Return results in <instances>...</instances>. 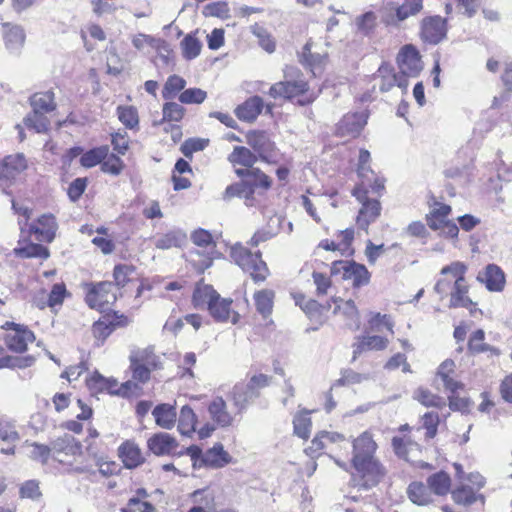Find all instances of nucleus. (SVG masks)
Masks as SVG:
<instances>
[{
	"instance_id": "nucleus-47",
	"label": "nucleus",
	"mask_w": 512,
	"mask_h": 512,
	"mask_svg": "<svg viewBox=\"0 0 512 512\" xmlns=\"http://www.w3.org/2000/svg\"><path fill=\"white\" fill-rule=\"evenodd\" d=\"M429 489L436 495H445L450 488V477L445 472H438L431 475L427 480Z\"/></svg>"
},
{
	"instance_id": "nucleus-9",
	"label": "nucleus",
	"mask_w": 512,
	"mask_h": 512,
	"mask_svg": "<svg viewBox=\"0 0 512 512\" xmlns=\"http://www.w3.org/2000/svg\"><path fill=\"white\" fill-rule=\"evenodd\" d=\"M246 142L262 161L270 164L277 163L278 150L266 132L251 131L246 135Z\"/></svg>"
},
{
	"instance_id": "nucleus-38",
	"label": "nucleus",
	"mask_w": 512,
	"mask_h": 512,
	"mask_svg": "<svg viewBox=\"0 0 512 512\" xmlns=\"http://www.w3.org/2000/svg\"><path fill=\"white\" fill-rule=\"evenodd\" d=\"M197 417L194 411L187 405L180 410L178 419V431L184 436H190L195 432Z\"/></svg>"
},
{
	"instance_id": "nucleus-10",
	"label": "nucleus",
	"mask_w": 512,
	"mask_h": 512,
	"mask_svg": "<svg viewBox=\"0 0 512 512\" xmlns=\"http://www.w3.org/2000/svg\"><path fill=\"white\" fill-rule=\"evenodd\" d=\"M332 275H342L345 280H351L354 287L368 284L370 273L362 264L350 261H334L331 266Z\"/></svg>"
},
{
	"instance_id": "nucleus-7",
	"label": "nucleus",
	"mask_w": 512,
	"mask_h": 512,
	"mask_svg": "<svg viewBox=\"0 0 512 512\" xmlns=\"http://www.w3.org/2000/svg\"><path fill=\"white\" fill-rule=\"evenodd\" d=\"M451 207L444 203H435L426 215V221L430 229L439 231L441 236L456 239L459 233L458 226L448 219Z\"/></svg>"
},
{
	"instance_id": "nucleus-37",
	"label": "nucleus",
	"mask_w": 512,
	"mask_h": 512,
	"mask_svg": "<svg viewBox=\"0 0 512 512\" xmlns=\"http://www.w3.org/2000/svg\"><path fill=\"white\" fill-rule=\"evenodd\" d=\"M407 494L409 499L419 506L427 505L432 501L429 487L421 482H412L408 486Z\"/></svg>"
},
{
	"instance_id": "nucleus-44",
	"label": "nucleus",
	"mask_w": 512,
	"mask_h": 512,
	"mask_svg": "<svg viewBox=\"0 0 512 512\" xmlns=\"http://www.w3.org/2000/svg\"><path fill=\"white\" fill-rule=\"evenodd\" d=\"M380 73L382 80L380 84V90L382 92L389 91L394 85L402 89H406L408 86L407 79H403L399 74L386 75L389 72L388 67L381 66L378 70Z\"/></svg>"
},
{
	"instance_id": "nucleus-56",
	"label": "nucleus",
	"mask_w": 512,
	"mask_h": 512,
	"mask_svg": "<svg viewBox=\"0 0 512 512\" xmlns=\"http://www.w3.org/2000/svg\"><path fill=\"white\" fill-rule=\"evenodd\" d=\"M135 268L128 264H118L114 267L113 277L118 288L124 287L130 280Z\"/></svg>"
},
{
	"instance_id": "nucleus-27",
	"label": "nucleus",
	"mask_w": 512,
	"mask_h": 512,
	"mask_svg": "<svg viewBox=\"0 0 512 512\" xmlns=\"http://www.w3.org/2000/svg\"><path fill=\"white\" fill-rule=\"evenodd\" d=\"M19 434L13 421L0 418V441L7 444L6 448H1L2 454L12 455L15 453V443L19 440Z\"/></svg>"
},
{
	"instance_id": "nucleus-51",
	"label": "nucleus",
	"mask_w": 512,
	"mask_h": 512,
	"mask_svg": "<svg viewBox=\"0 0 512 512\" xmlns=\"http://www.w3.org/2000/svg\"><path fill=\"white\" fill-rule=\"evenodd\" d=\"M15 253L23 258H43L49 257V251L46 247L41 244L29 243L24 247L16 248Z\"/></svg>"
},
{
	"instance_id": "nucleus-36",
	"label": "nucleus",
	"mask_w": 512,
	"mask_h": 512,
	"mask_svg": "<svg viewBox=\"0 0 512 512\" xmlns=\"http://www.w3.org/2000/svg\"><path fill=\"white\" fill-rule=\"evenodd\" d=\"M389 341L382 336H363L358 339V342L354 345V358L357 354L368 350H383L387 347Z\"/></svg>"
},
{
	"instance_id": "nucleus-43",
	"label": "nucleus",
	"mask_w": 512,
	"mask_h": 512,
	"mask_svg": "<svg viewBox=\"0 0 512 512\" xmlns=\"http://www.w3.org/2000/svg\"><path fill=\"white\" fill-rule=\"evenodd\" d=\"M109 152L108 146H100L85 152L80 158V164L85 168H92L107 157Z\"/></svg>"
},
{
	"instance_id": "nucleus-64",
	"label": "nucleus",
	"mask_w": 512,
	"mask_h": 512,
	"mask_svg": "<svg viewBox=\"0 0 512 512\" xmlns=\"http://www.w3.org/2000/svg\"><path fill=\"white\" fill-rule=\"evenodd\" d=\"M122 512H155V508L146 501L131 498L127 506L122 509Z\"/></svg>"
},
{
	"instance_id": "nucleus-59",
	"label": "nucleus",
	"mask_w": 512,
	"mask_h": 512,
	"mask_svg": "<svg viewBox=\"0 0 512 512\" xmlns=\"http://www.w3.org/2000/svg\"><path fill=\"white\" fill-rule=\"evenodd\" d=\"M207 93L200 88H189L182 91L179 101L183 104H201L205 101Z\"/></svg>"
},
{
	"instance_id": "nucleus-31",
	"label": "nucleus",
	"mask_w": 512,
	"mask_h": 512,
	"mask_svg": "<svg viewBox=\"0 0 512 512\" xmlns=\"http://www.w3.org/2000/svg\"><path fill=\"white\" fill-rule=\"evenodd\" d=\"M118 452L125 467L129 469L139 466L144 461L140 448L134 442H124L120 445Z\"/></svg>"
},
{
	"instance_id": "nucleus-54",
	"label": "nucleus",
	"mask_w": 512,
	"mask_h": 512,
	"mask_svg": "<svg viewBox=\"0 0 512 512\" xmlns=\"http://www.w3.org/2000/svg\"><path fill=\"white\" fill-rule=\"evenodd\" d=\"M27 449V455L34 459L38 460L42 463H46L49 456L51 455L50 446H46L43 444H38L36 442L26 443L25 445Z\"/></svg>"
},
{
	"instance_id": "nucleus-19",
	"label": "nucleus",
	"mask_w": 512,
	"mask_h": 512,
	"mask_svg": "<svg viewBox=\"0 0 512 512\" xmlns=\"http://www.w3.org/2000/svg\"><path fill=\"white\" fill-rule=\"evenodd\" d=\"M148 449L157 456L175 455L179 444L177 440L168 433L160 432L152 435L147 441Z\"/></svg>"
},
{
	"instance_id": "nucleus-29",
	"label": "nucleus",
	"mask_w": 512,
	"mask_h": 512,
	"mask_svg": "<svg viewBox=\"0 0 512 512\" xmlns=\"http://www.w3.org/2000/svg\"><path fill=\"white\" fill-rule=\"evenodd\" d=\"M263 108V100L259 96H253L247 99L243 104L235 109L236 116L246 122L254 121L261 113Z\"/></svg>"
},
{
	"instance_id": "nucleus-62",
	"label": "nucleus",
	"mask_w": 512,
	"mask_h": 512,
	"mask_svg": "<svg viewBox=\"0 0 512 512\" xmlns=\"http://www.w3.org/2000/svg\"><path fill=\"white\" fill-rule=\"evenodd\" d=\"M185 109L176 102H167L163 106V119L167 121H180L184 116Z\"/></svg>"
},
{
	"instance_id": "nucleus-12",
	"label": "nucleus",
	"mask_w": 512,
	"mask_h": 512,
	"mask_svg": "<svg viewBox=\"0 0 512 512\" xmlns=\"http://www.w3.org/2000/svg\"><path fill=\"white\" fill-rule=\"evenodd\" d=\"M52 457L63 464H72L71 457L81 454L82 446L69 434H64L51 442Z\"/></svg>"
},
{
	"instance_id": "nucleus-13",
	"label": "nucleus",
	"mask_w": 512,
	"mask_h": 512,
	"mask_svg": "<svg viewBox=\"0 0 512 512\" xmlns=\"http://www.w3.org/2000/svg\"><path fill=\"white\" fill-rule=\"evenodd\" d=\"M399 75L406 77H417L423 69L419 52L412 45H405L397 56Z\"/></svg>"
},
{
	"instance_id": "nucleus-30",
	"label": "nucleus",
	"mask_w": 512,
	"mask_h": 512,
	"mask_svg": "<svg viewBox=\"0 0 512 512\" xmlns=\"http://www.w3.org/2000/svg\"><path fill=\"white\" fill-rule=\"evenodd\" d=\"M187 241V235L180 229H173L155 238L154 245L161 250L181 248Z\"/></svg>"
},
{
	"instance_id": "nucleus-48",
	"label": "nucleus",
	"mask_w": 512,
	"mask_h": 512,
	"mask_svg": "<svg viewBox=\"0 0 512 512\" xmlns=\"http://www.w3.org/2000/svg\"><path fill=\"white\" fill-rule=\"evenodd\" d=\"M186 86V81L184 78L178 75H171L168 77L165 82L164 88L162 90V96L164 99H173L180 91H182Z\"/></svg>"
},
{
	"instance_id": "nucleus-22",
	"label": "nucleus",
	"mask_w": 512,
	"mask_h": 512,
	"mask_svg": "<svg viewBox=\"0 0 512 512\" xmlns=\"http://www.w3.org/2000/svg\"><path fill=\"white\" fill-rule=\"evenodd\" d=\"M233 301L229 298H222L220 295L210 305L209 313L218 322L231 321L235 324L238 321V313H236L231 305Z\"/></svg>"
},
{
	"instance_id": "nucleus-5",
	"label": "nucleus",
	"mask_w": 512,
	"mask_h": 512,
	"mask_svg": "<svg viewBox=\"0 0 512 512\" xmlns=\"http://www.w3.org/2000/svg\"><path fill=\"white\" fill-rule=\"evenodd\" d=\"M231 257L255 282H262L267 278L268 268L259 252L252 253L243 245L235 244L231 248Z\"/></svg>"
},
{
	"instance_id": "nucleus-33",
	"label": "nucleus",
	"mask_w": 512,
	"mask_h": 512,
	"mask_svg": "<svg viewBox=\"0 0 512 512\" xmlns=\"http://www.w3.org/2000/svg\"><path fill=\"white\" fill-rule=\"evenodd\" d=\"M152 415L154 416L156 424L167 430L174 427L177 418L176 409L170 404L157 405L153 409Z\"/></svg>"
},
{
	"instance_id": "nucleus-15",
	"label": "nucleus",
	"mask_w": 512,
	"mask_h": 512,
	"mask_svg": "<svg viewBox=\"0 0 512 512\" xmlns=\"http://www.w3.org/2000/svg\"><path fill=\"white\" fill-rule=\"evenodd\" d=\"M446 20L440 16L425 17L421 21V38L430 44H438L446 37Z\"/></svg>"
},
{
	"instance_id": "nucleus-60",
	"label": "nucleus",
	"mask_w": 512,
	"mask_h": 512,
	"mask_svg": "<svg viewBox=\"0 0 512 512\" xmlns=\"http://www.w3.org/2000/svg\"><path fill=\"white\" fill-rule=\"evenodd\" d=\"M19 494L21 498L31 499L33 501H37L41 498L42 493L39 487V482L37 480H27L25 481L19 489Z\"/></svg>"
},
{
	"instance_id": "nucleus-3",
	"label": "nucleus",
	"mask_w": 512,
	"mask_h": 512,
	"mask_svg": "<svg viewBox=\"0 0 512 512\" xmlns=\"http://www.w3.org/2000/svg\"><path fill=\"white\" fill-rule=\"evenodd\" d=\"M423 1L403 0L397 3L386 0L379 10L382 23L388 27H400L408 18L417 16L423 10Z\"/></svg>"
},
{
	"instance_id": "nucleus-57",
	"label": "nucleus",
	"mask_w": 512,
	"mask_h": 512,
	"mask_svg": "<svg viewBox=\"0 0 512 512\" xmlns=\"http://www.w3.org/2000/svg\"><path fill=\"white\" fill-rule=\"evenodd\" d=\"M485 333L482 329H478L471 335L468 348L473 353H482L494 350L490 345L484 343Z\"/></svg>"
},
{
	"instance_id": "nucleus-39",
	"label": "nucleus",
	"mask_w": 512,
	"mask_h": 512,
	"mask_svg": "<svg viewBox=\"0 0 512 512\" xmlns=\"http://www.w3.org/2000/svg\"><path fill=\"white\" fill-rule=\"evenodd\" d=\"M24 125L37 133H45L50 126V120L45 113L32 110L23 119Z\"/></svg>"
},
{
	"instance_id": "nucleus-50",
	"label": "nucleus",
	"mask_w": 512,
	"mask_h": 512,
	"mask_svg": "<svg viewBox=\"0 0 512 512\" xmlns=\"http://www.w3.org/2000/svg\"><path fill=\"white\" fill-rule=\"evenodd\" d=\"M414 398L422 405L427 407L441 408L445 406V401L443 400V398L433 394L432 392L424 388H418L414 393Z\"/></svg>"
},
{
	"instance_id": "nucleus-14",
	"label": "nucleus",
	"mask_w": 512,
	"mask_h": 512,
	"mask_svg": "<svg viewBox=\"0 0 512 512\" xmlns=\"http://www.w3.org/2000/svg\"><path fill=\"white\" fill-rule=\"evenodd\" d=\"M2 328L12 329V332L6 336V344L9 349L15 352H24L29 343H32L35 336L27 327L15 324L14 322H6Z\"/></svg>"
},
{
	"instance_id": "nucleus-16",
	"label": "nucleus",
	"mask_w": 512,
	"mask_h": 512,
	"mask_svg": "<svg viewBox=\"0 0 512 512\" xmlns=\"http://www.w3.org/2000/svg\"><path fill=\"white\" fill-rule=\"evenodd\" d=\"M367 114L348 113L339 121L336 128V134L340 137H357L367 123Z\"/></svg>"
},
{
	"instance_id": "nucleus-26",
	"label": "nucleus",
	"mask_w": 512,
	"mask_h": 512,
	"mask_svg": "<svg viewBox=\"0 0 512 512\" xmlns=\"http://www.w3.org/2000/svg\"><path fill=\"white\" fill-rule=\"evenodd\" d=\"M3 28L5 47L10 53L18 54L25 42L24 29L10 23H4Z\"/></svg>"
},
{
	"instance_id": "nucleus-18",
	"label": "nucleus",
	"mask_w": 512,
	"mask_h": 512,
	"mask_svg": "<svg viewBox=\"0 0 512 512\" xmlns=\"http://www.w3.org/2000/svg\"><path fill=\"white\" fill-rule=\"evenodd\" d=\"M28 161L24 154L8 155L0 160V180L10 181L26 170Z\"/></svg>"
},
{
	"instance_id": "nucleus-25",
	"label": "nucleus",
	"mask_w": 512,
	"mask_h": 512,
	"mask_svg": "<svg viewBox=\"0 0 512 512\" xmlns=\"http://www.w3.org/2000/svg\"><path fill=\"white\" fill-rule=\"evenodd\" d=\"M333 301L335 303L333 313L341 315L350 329H359L360 317L355 303L352 300L344 301L342 299H334Z\"/></svg>"
},
{
	"instance_id": "nucleus-2",
	"label": "nucleus",
	"mask_w": 512,
	"mask_h": 512,
	"mask_svg": "<svg viewBox=\"0 0 512 512\" xmlns=\"http://www.w3.org/2000/svg\"><path fill=\"white\" fill-rule=\"evenodd\" d=\"M297 72L298 71L293 67L287 68L285 71L286 80L272 85L269 89V95L274 99L284 98L289 100L301 97L298 99L300 105L312 103L316 95L309 93L308 83L301 78L292 79Z\"/></svg>"
},
{
	"instance_id": "nucleus-42",
	"label": "nucleus",
	"mask_w": 512,
	"mask_h": 512,
	"mask_svg": "<svg viewBox=\"0 0 512 512\" xmlns=\"http://www.w3.org/2000/svg\"><path fill=\"white\" fill-rule=\"evenodd\" d=\"M392 446L395 454L406 460L410 461V454L419 450V445L409 439L402 437H393Z\"/></svg>"
},
{
	"instance_id": "nucleus-55",
	"label": "nucleus",
	"mask_w": 512,
	"mask_h": 512,
	"mask_svg": "<svg viewBox=\"0 0 512 512\" xmlns=\"http://www.w3.org/2000/svg\"><path fill=\"white\" fill-rule=\"evenodd\" d=\"M452 498L456 503L466 506L473 504L477 500V496L474 490L471 487L465 485H462L452 491Z\"/></svg>"
},
{
	"instance_id": "nucleus-11",
	"label": "nucleus",
	"mask_w": 512,
	"mask_h": 512,
	"mask_svg": "<svg viewBox=\"0 0 512 512\" xmlns=\"http://www.w3.org/2000/svg\"><path fill=\"white\" fill-rule=\"evenodd\" d=\"M116 299L117 295L111 282H100L91 286L85 298L89 307L99 311L107 310L110 305L115 303Z\"/></svg>"
},
{
	"instance_id": "nucleus-1",
	"label": "nucleus",
	"mask_w": 512,
	"mask_h": 512,
	"mask_svg": "<svg viewBox=\"0 0 512 512\" xmlns=\"http://www.w3.org/2000/svg\"><path fill=\"white\" fill-rule=\"evenodd\" d=\"M377 447L369 431H364L353 439L351 466L355 472L351 480L359 489L369 490L377 486L386 475L384 466L375 457Z\"/></svg>"
},
{
	"instance_id": "nucleus-20",
	"label": "nucleus",
	"mask_w": 512,
	"mask_h": 512,
	"mask_svg": "<svg viewBox=\"0 0 512 512\" xmlns=\"http://www.w3.org/2000/svg\"><path fill=\"white\" fill-rule=\"evenodd\" d=\"M313 43L307 42L299 54L300 62L310 69L314 76L320 74L326 64L328 54L327 52L313 51Z\"/></svg>"
},
{
	"instance_id": "nucleus-58",
	"label": "nucleus",
	"mask_w": 512,
	"mask_h": 512,
	"mask_svg": "<svg viewBox=\"0 0 512 512\" xmlns=\"http://www.w3.org/2000/svg\"><path fill=\"white\" fill-rule=\"evenodd\" d=\"M422 428L426 430V438L432 439L437 434V428L439 425V414L434 411L425 413L422 418Z\"/></svg>"
},
{
	"instance_id": "nucleus-49",
	"label": "nucleus",
	"mask_w": 512,
	"mask_h": 512,
	"mask_svg": "<svg viewBox=\"0 0 512 512\" xmlns=\"http://www.w3.org/2000/svg\"><path fill=\"white\" fill-rule=\"evenodd\" d=\"M117 115L120 122L128 129H133L139 124L138 112L133 106H119Z\"/></svg>"
},
{
	"instance_id": "nucleus-45",
	"label": "nucleus",
	"mask_w": 512,
	"mask_h": 512,
	"mask_svg": "<svg viewBox=\"0 0 512 512\" xmlns=\"http://www.w3.org/2000/svg\"><path fill=\"white\" fill-rule=\"evenodd\" d=\"M355 26L357 32L369 36L374 32L377 26V15L372 11L365 12L355 18Z\"/></svg>"
},
{
	"instance_id": "nucleus-6",
	"label": "nucleus",
	"mask_w": 512,
	"mask_h": 512,
	"mask_svg": "<svg viewBox=\"0 0 512 512\" xmlns=\"http://www.w3.org/2000/svg\"><path fill=\"white\" fill-rule=\"evenodd\" d=\"M186 453L191 457L194 467L200 461L206 467L220 469L233 462L232 456L224 450L221 443L214 444L205 453L197 446H191L186 449Z\"/></svg>"
},
{
	"instance_id": "nucleus-61",
	"label": "nucleus",
	"mask_w": 512,
	"mask_h": 512,
	"mask_svg": "<svg viewBox=\"0 0 512 512\" xmlns=\"http://www.w3.org/2000/svg\"><path fill=\"white\" fill-rule=\"evenodd\" d=\"M124 169V162L115 155L108 156L101 163V170L113 176L119 175Z\"/></svg>"
},
{
	"instance_id": "nucleus-23",
	"label": "nucleus",
	"mask_w": 512,
	"mask_h": 512,
	"mask_svg": "<svg viewBox=\"0 0 512 512\" xmlns=\"http://www.w3.org/2000/svg\"><path fill=\"white\" fill-rule=\"evenodd\" d=\"M477 280L484 283L486 288L492 292H500L505 286L504 272L495 264L487 265L485 270L478 274Z\"/></svg>"
},
{
	"instance_id": "nucleus-35",
	"label": "nucleus",
	"mask_w": 512,
	"mask_h": 512,
	"mask_svg": "<svg viewBox=\"0 0 512 512\" xmlns=\"http://www.w3.org/2000/svg\"><path fill=\"white\" fill-rule=\"evenodd\" d=\"M218 295L219 293L211 285L199 283L193 293V304L197 308L207 306L209 309Z\"/></svg>"
},
{
	"instance_id": "nucleus-41",
	"label": "nucleus",
	"mask_w": 512,
	"mask_h": 512,
	"mask_svg": "<svg viewBox=\"0 0 512 512\" xmlns=\"http://www.w3.org/2000/svg\"><path fill=\"white\" fill-rule=\"evenodd\" d=\"M274 296V292L269 289L260 290L254 294L256 309L263 317L271 314Z\"/></svg>"
},
{
	"instance_id": "nucleus-32",
	"label": "nucleus",
	"mask_w": 512,
	"mask_h": 512,
	"mask_svg": "<svg viewBox=\"0 0 512 512\" xmlns=\"http://www.w3.org/2000/svg\"><path fill=\"white\" fill-rule=\"evenodd\" d=\"M129 360L135 361L139 364H142V366L151 368L153 370L162 368L160 357L154 353V349L152 347L137 348L132 350L129 356Z\"/></svg>"
},
{
	"instance_id": "nucleus-28",
	"label": "nucleus",
	"mask_w": 512,
	"mask_h": 512,
	"mask_svg": "<svg viewBox=\"0 0 512 512\" xmlns=\"http://www.w3.org/2000/svg\"><path fill=\"white\" fill-rule=\"evenodd\" d=\"M211 419L220 427H228L233 423L234 417L227 410L226 402L222 397H216L208 406Z\"/></svg>"
},
{
	"instance_id": "nucleus-24",
	"label": "nucleus",
	"mask_w": 512,
	"mask_h": 512,
	"mask_svg": "<svg viewBox=\"0 0 512 512\" xmlns=\"http://www.w3.org/2000/svg\"><path fill=\"white\" fill-rule=\"evenodd\" d=\"M258 396L259 391L249 383H237L231 391V399L238 413H242Z\"/></svg>"
},
{
	"instance_id": "nucleus-46",
	"label": "nucleus",
	"mask_w": 512,
	"mask_h": 512,
	"mask_svg": "<svg viewBox=\"0 0 512 512\" xmlns=\"http://www.w3.org/2000/svg\"><path fill=\"white\" fill-rule=\"evenodd\" d=\"M182 49V55L187 60L195 59L199 56L202 43L194 35L188 34L180 43Z\"/></svg>"
},
{
	"instance_id": "nucleus-40",
	"label": "nucleus",
	"mask_w": 512,
	"mask_h": 512,
	"mask_svg": "<svg viewBox=\"0 0 512 512\" xmlns=\"http://www.w3.org/2000/svg\"><path fill=\"white\" fill-rule=\"evenodd\" d=\"M228 160L234 165L239 164L251 168L257 162L258 157L247 147L236 146L229 155Z\"/></svg>"
},
{
	"instance_id": "nucleus-63",
	"label": "nucleus",
	"mask_w": 512,
	"mask_h": 512,
	"mask_svg": "<svg viewBox=\"0 0 512 512\" xmlns=\"http://www.w3.org/2000/svg\"><path fill=\"white\" fill-rule=\"evenodd\" d=\"M108 378L95 371L90 377L86 379V385L92 394H97L105 391L107 387Z\"/></svg>"
},
{
	"instance_id": "nucleus-53",
	"label": "nucleus",
	"mask_w": 512,
	"mask_h": 512,
	"mask_svg": "<svg viewBox=\"0 0 512 512\" xmlns=\"http://www.w3.org/2000/svg\"><path fill=\"white\" fill-rule=\"evenodd\" d=\"M294 433L302 438L307 439L310 435L311 419L308 413H300L293 420Z\"/></svg>"
},
{
	"instance_id": "nucleus-52",
	"label": "nucleus",
	"mask_w": 512,
	"mask_h": 512,
	"mask_svg": "<svg viewBox=\"0 0 512 512\" xmlns=\"http://www.w3.org/2000/svg\"><path fill=\"white\" fill-rule=\"evenodd\" d=\"M251 32L255 35L258 40L260 46L267 52L272 53L275 50V42L269 32L258 24H254L251 26Z\"/></svg>"
},
{
	"instance_id": "nucleus-4",
	"label": "nucleus",
	"mask_w": 512,
	"mask_h": 512,
	"mask_svg": "<svg viewBox=\"0 0 512 512\" xmlns=\"http://www.w3.org/2000/svg\"><path fill=\"white\" fill-rule=\"evenodd\" d=\"M466 272L467 266L460 261L452 262L451 264L444 266L440 271L442 276H452L454 280L453 287L450 291V308H468L473 304L472 300L467 295L469 286L465 279Z\"/></svg>"
},
{
	"instance_id": "nucleus-21",
	"label": "nucleus",
	"mask_w": 512,
	"mask_h": 512,
	"mask_svg": "<svg viewBox=\"0 0 512 512\" xmlns=\"http://www.w3.org/2000/svg\"><path fill=\"white\" fill-rule=\"evenodd\" d=\"M128 318L117 313L102 316L93 325V334L97 339L105 340L116 327L128 324Z\"/></svg>"
},
{
	"instance_id": "nucleus-8",
	"label": "nucleus",
	"mask_w": 512,
	"mask_h": 512,
	"mask_svg": "<svg viewBox=\"0 0 512 512\" xmlns=\"http://www.w3.org/2000/svg\"><path fill=\"white\" fill-rule=\"evenodd\" d=\"M368 190L362 187H355L352 191L353 196L362 204L357 216L359 228L367 230L368 226L375 222L381 213V204L376 199L367 197Z\"/></svg>"
},
{
	"instance_id": "nucleus-34",
	"label": "nucleus",
	"mask_w": 512,
	"mask_h": 512,
	"mask_svg": "<svg viewBox=\"0 0 512 512\" xmlns=\"http://www.w3.org/2000/svg\"><path fill=\"white\" fill-rule=\"evenodd\" d=\"M30 105L32 110L37 112L48 113L56 108L55 95L51 90L38 92L30 97Z\"/></svg>"
},
{
	"instance_id": "nucleus-17",
	"label": "nucleus",
	"mask_w": 512,
	"mask_h": 512,
	"mask_svg": "<svg viewBox=\"0 0 512 512\" xmlns=\"http://www.w3.org/2000/svg\"><path fill=\"white\" fill-rule=\"evenodd\" d=\"M58 224L53 214H43L35 223L29 225V233L35 234L36 239L43 242H52L56 236Z\"/></svg>"
}]
</instances>
